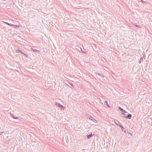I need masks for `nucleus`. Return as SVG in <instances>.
<instances>
[{
    "label": "nucleus",
    "instance_id": "nucleus-2",
    "mask_svg": "<svg viewBox=\"0 0 152 152\" xmlns=\"http://www.w3.org/2000/svg\"><path fill=\"white\" fill-rule=\"evenodd\" d=\"M132 117V115L130 114L128 115L127 116V118H128L129 119H130Z\"/></svg>",
    "mask_w": 152,
    "mask_h": 152
},
{
    "label": "nucleus",
    "instance_id": "nucleus-3",
    "mask_svg": "<svg viewBox=\"0 0 152 152\" xmlns=\"http://www.w3.org/2000/svg\"><path fill=\"white\" fill-rule=\"evenodd\" d=\"M120 109V110H121L122 112L123 113L124 112V111L123 109H122L121 108V107H119V108Z\"/></svg>",
    "mask_w": 152,
    "mask_h": 152
},
{
    "label": "nucleus",
    "instance_id": "nucleus-4",
    "mask_svg": "<svg viewBox=\"0 0 152 152\" xmlns=\"http://www.w3.org/2000/svg\"><path fill=\"white\" fill-rule=\"evenodd\" d=\"M18 52H19V53H20V52H21L22 53H23L21 50H18Z\"/></svg>",
    "mask_w": 152,
    "mask_h": 152
},
{
    "label": "nucleus",
    "instance_id": "nucleus-6",
    "mask_svg": "<svg viewBox=\"0 0 152 152\" xmlns=\"http://www.w3.org/2000/svg\"><path fill=\"white\" fill-rule=\"evenodd\" d=\"M122 128H123L124 129L123 127H122Z\"/></svg>",
    "mask_w": 152,
    "mask_h": 152
},
{
    "label": "nucleus",
    "instance_id": "nucleus-1",
    "mask_svg": "<svg viewBox=\"0 0 152 152\" xmlns=\"http://www.w3.org/2000/svg\"><path fill=\"white\" fill-rule=\"evenodd\" d=\"M124 117L126 118H127V116L128 115V113L125 111H124V112L123 113Z\"/></svg>",
    "mask_w": 152,
    "mask_h": 152
},
{
    "label": "nucleus",
    "instance_id": "nucleus-5",
    "mask_svg": "<svg viewBox=\"0 0 152 152\" xmlns=\"http://www.w3.org/2000/svg\"><path fill=\"white\" fill-rule=\"evenodd\" d=\"M91 135H88V137H91Z\"/></svg>",
    "mask_w": 152,
    "mask_h": 152
}]
</instances>
